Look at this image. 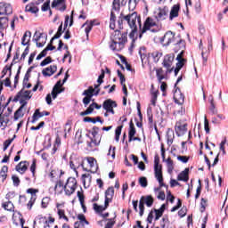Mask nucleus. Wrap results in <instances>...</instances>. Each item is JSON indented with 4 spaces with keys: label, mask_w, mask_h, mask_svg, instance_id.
<instances>
[{
    "label": "nucleus",
    "mask_w": 228,
    "mask_h": 228,
    "mask_svg": "<svg viewBox=\"0 0 228 228\" xmlns=\"http://www.w3.org/2000/svg\"><path fill=\"white\" fill-rule=\"evenodd\" d=\"M127 42V36L120 34V31H115V47L110 45L111 51H122L124 49V44Z\"/></svg>",
    "instance_id": "obj_1"
},
{
    "label": "nucleus",
    "mask_w": 228,
    "mask_h": 228,
    "mask_svg": "<svg viewBox=\"0 0 228 228\" xmlns=\"http://www.w3.org/2000/svg\"><path fill=\"white\" fill-rule=\"evenodd\" d=\"M99 92H100L99 85H95L94 88L93 86H89L88 89L85 90L82 94V95L86 96L83 99V104H85L86 107L89 105L94 95H99Z\"/></svg>",
    "instance_id": "obj_2"
},
{
    "label": "nucleus",
    "mask_w": 228,
    "mask_h": 228,
    "mask_svg": "<svg viewBox=\"0 0 228 228\" xmlns=\"http://www.w3.org/2000/svg\"><path fill=\"white\" fill-rule=\"evenodd\" d=\"M154 174L159 186H165V183H163V167L159 165V159H158L154 160Z\"/></svg>",
    "instance_id": "obj_3"
},
{
    "label": "nucleus",
    "mask_w": 228,
    "mask_h": 228,
    "mask_svg": "<svg viewBox=\"0 0 228 228\" xmlns=\"http://www.w3.org/2000/svg\"><path fill=\"white\" fill-rule=\"evenodd\" d=\"M76 188H77V181L76 180V178H68L67 183L64 185V191L66 195H72V193L76 191Z\"/></svg>",
    "instance_id": "obj_4"
},
{
    "label": "nucleus",
    "mask_w": 228,
    "mask_h": 228,
    "mask_svg": "<svg viewBox=\"0 0 228 228\" xmlns=\"http://www.w3.org/2000/svg\"><path fill=\"white\" fill-rule=\"evenodd\" d=\"M68 79H69V73L67 72L64 79L62 80V84H61V80H59L53 86L52 91L53 99H56V97H58V94H61L64 91V89H62L61 86H63L64 83H67Z\"/></svg>",
    "instance_id": "obj_5"
},
{
    "label": "nucleus",
    "mask_w": 228,
    "mask_h": 228,
    "mask_svg": "<svg viewBox=\"0 0 228 228\" xmlns=\"http://www.w3.org/2000/svg\"><path fill=\"white\" fill-rule=\"evenodd\" d=\"M124 19L125 20H126L133 33H134V31H136V22L138 20V14H136V12H134L132 14L125 16Z\"/></svg>",
    "instance_id": "obj_6"
},
{
    "label": "nucleus",
    "mask_w": 228,
    "mask_h": 228,
    "mask_svg": "<svg viewBox=\"0 0 228 228\" xmlns=\"http://www.w3.org/2000/svg\"><path fill=\"white\" fill-rule=\"evenodd\" d=\"M175 56L173 53L167 54L164 57V61L162 62V65L165 69H167V72H172L174 70V68L172 67V64L174 63V59Z\"/></svg>",
    "instance_id": "obj_7"
},
{
    "label": "nucleus",
    "mask_w": 228,
    "mask_h": 228,
    "mask_svg": "<svg viewBox=\"0 0 228 228\" xmlns=\"http://www.w3.org/2000/svg\"><path fill=\"white\" fill-rule=\"evenodd\" d=\"M175 40V36L173 34V32L167 31L166 32L164 37L160 39V43L162 44V45L167 46L172 43H174Z\"/></svg>",
    "instance_id": "obj_8"
},
{
    "label": "nucleus",
    "mask_w": 228,
    "mask_h": 228,
    "mask_svg": "<svg viewBox=\"0 0 228 228\" xmlns=\"http://www.w3.org/2000/svg\"><path fill=\"white\" fill-rule=\"evenodd\" d=\"M188 125L185 123H183L181 121L176 122L175 126V131L177 134V136H183V134H186L188 131Z\"/></svg>",
    "instance_id": "obj_9"
},
{
    "label": "nucleus",
    "mask_w": 228,
    "mask_h": 228,
    "mask_svg": "<svg viewBox=\"0 0 228 228\" xmlns=\"http://www.w3.org/2000/svg\"><path fill=\"white\" fill-rule=\"evenodd\" d=\"M17 97L20 101V103L22 104V102H27V101H29V99L33 97V94H31V91L22 89L19 92Z\"/></svg>",
    "instance_id": "obj_10"
},
{
    "label": "nucleus",
    "mask_w": 228,
    "mask_h": 228,
    "mask_svg": "<svg viewBox=\"0 0 228 228\" xmlns=\"http://www.w3.org/2000/svg\"><path fill=\"white\" fill-rule=\"evenodd\" d=\"M102 107L103 110L107 111V113H111V115H115V110H113V108H117V102L109 99L103 102Z\"/></svg>",
    "instance_id": "obj_11"
},
{
    "label": "nucleus",
    "mask_w": 228,
    "mask_h": 228,
    "mask_svg": "<svg viewBox=\"0 0 228 228\" xmlns=\"http://www.w3.org/2000/svg\"><path fill=\"white\" fill-rule=\"evenodd\" d=\"M157 20H165L168 17V7L159 8L155 12Z\"/></svg>",
    "instance_id": "obj_12"
},
{
    "label": "nucleus",
    "mask_w": 228,
    "mask_h": 228,
    "mask_svg": "<svg viewBox=\"0 0 228 228\" xmlns=\"http://www.w3.org/2000/svg\"><path fill=\"white\" fill-rule=\"evenodd\" d=\"M81 165H83L81 162V159L75 158V157L70 158L69 167L72 170H74V172L77 174V168H79L81 167Z\"/></svg>",
    "instance_id": "obj_13"
},
{
    "label": "nucleus",
    "mask_w": 228,
    "mask_h": 228,
    "mask_svg": "<svg viewBox=\"0 0 228 228\" xmlns=\"http://www.w3.org/2000/svg\"><path fill=\"white\" fill-rule=\"evenodd\" d=\"M12 12V4L4 2L0 3V15H10Z\"/></svg>",
    "instance_id": "obj_14"
},
{
    "label": "nucleus",
    "mask_w": 228,
    "mask_h": 228,
    "mask_svg": "<svg viewBox=\"0 0 228 228\" xmlns=\"http://www.w3.org/2000/svg\"><path fill=\"white\" fill-rule=\"evenodd\" d=\"M21 102V106L14 113V120H19V118H22L24 117V113H26V106L28 105V102Z\"/></svg>",
    "instance_id": "obj_15"
},
{
    "label": "nucleus",
    "mask_w": 228,
    "mask_h": 228,
    "mask_svg": "<svg viewBox=\"0 0 228 228\" xmlns=\"http://www.w3.org/2000/svg\"><path fill=\"white\" fill-rule=\"evenodd\" d=\"M87 163L89 165V169H86V171L95 174V172H97V168H99L97 166V160H95V159L93 157H89L87 158Z\"/></svg>",
    "instance_id": "obj_16"
},
{
    "label": "nucleus",
    "mask_w": 228,
    "mask_h": 228,
    "mask_svg": "<svg viewBox=\"0 0 228 228\" xmlns=\"http://www.w3.org/2000/svg\"><path fill=\"white\" fill-rule=\"evenodd\" d=\"M102 106L96 102H93L90 106L83 112L80 113L82 117L94 113V110H101Z\"/></svg>",
    "instance_id": "obj_17"
},
{
    "label": "nucleus",
    "mask_w": 228,
    "mask_h": 228,
    "mask_svg": "<svg viewBox=\"0 0 228 228\" xmlns=\"http://www.w3.org/2000/svg\"><path fill=\"white\" fill-rule=\"evenodd\" d=\"M57 70L58 67H56V65H51L50 67L44 69L42 70V74L45 76V77H51V76H53V74H54V72Z\"/></svg>",
    "instance_id": "obj_18"
},
{
    "label": "nucleus",
    "mask_w": 228,
    "mask_h": 228,
    "mask_svg": "<svg viewBox=\"0 0 228 228\" xmlns=\"http://www.w3.org/2000/svg\"><path fill=\"white\" fill-rule=\"evenodd\" d=\"M174 99L176 104H184V94L181 93L180 89H176L174 93Z\"/></svg>",
    "instance_id": "obj_19"
},
{
    "label": "nucleus",
    "mask_w": 228,
    "mask_h": 228,
    "mask_svg": "<svg viewBox=\"0 0 228 228\" xmlns=\"http://www.w3.org/2000/svg\"><path fill=\"white\" fill-rule=\"evenodd\" d=\"M51 113L47 112V111H43V112H40V110H36L34 114H33V117H32V123L35 124V122H37V120L39 118H42V117H49Z\"/></svg>",
    "instance_id": "obj_20"
},
{
    "label": "nucleus",
    "mask_w": 228,
    "mask_h": 228,
    "mask_svg": "<svg viewBox=\"0 0 228 228\" xmlns=\"http://www.w3.org/2000/svg\"><path fill=\"white\" fill-rule=\"evenodd\" d=\"M167 74H170V72H167V70H163V68H159L156 69V76L159 83H161L163 79H167Z\"/></svg>",
    "instance_id": "obj_21"
},
{
    "label": "nucleus",
    "mask_w": 228,
    "mask_h": 228,
    "mask_svg": "<svg viewBox=\"0 0 228 228\" xmlns=\"http://www.w3.org/2000/svg\"><path fill=\"white\" fill-rule=\"evenodd\" d=\"M154 26H156V21H154L152 18H147L142 29V33H146L151 28H154Z\"/></svg>",
    "instance_id": "obj_22"
},
{
    "label": "nucleus",
    "mask_w": 228,
    "mask_h": 228,
    "mask_svg": "<svg viewBox=\"0 0 228 228\" xmlns=\"http://www.w3.org/2000/svg\"><path fill=\"white\" fill-rule=\"evenodd\" d=\"M28 165L29 163H28V161H21L16 166L15 170L19 172V174H25Z\"/></svg>",
    "instance_id": "obj_23"
},
{
    "label": "nucleus",
    "mask_w": 228,
    "mask_h": 228,
    "mask_svg": "<svg viewBox=\"0 0 228 228\" xmlns=\"http://www.w3.org/2000/svg\"><path fill=\"white\" fill-rule=\"evenodd\" d=\"M81 181L84 184V188H90V184H92V175L90 174L82 175Z\"/></svg>",
    "instance_id": "obj_24"
},
{
    "label": "nucleus",
    "mask_w": 228,
    "mask_h": 228,
    "mask_svg": "<svg viewBox=\"0 0 228 228\" xmlns=\"http://www.w3.org/2000/svg\"><path fill=\"white\" fill-rule=\"evenodd\" d=\"M179 10H181V7L179 4H175L169 13V20H174L176 17H179Z\"/></svg>",
    "instance_id": "obj_25"
},
{
    "label": "nucleus",
    "mask_w": 228,
    "mask_h": 228,
    "mask_svg": "<svg viewBox=\"0 0 228 228\" xmlns=\"http://www.w3.org/2000/svg\"><path fill=\"white\" fill-rule=\"evenodd\" d=\"M183 54H184V50H182L181 53L176 57V60H177L176 68H178L180 69L183 67H184V63H186V60H184V58H183Z\"/></svg>",
    "instance_id": "obj_26"
},
{
    "label": "nucleus",
    "mask_w": 228,
    "mask_h": 228,
    "mask_svg": "<svg viewBox=\"0 0 228 228\" xmlns=\"http://www.w3.org/2000/svg\"><path fill=\"white\" fill-rule=\"evenodd\" d=\"M31 40V32L26 31L21 38V45H29Z\"/></svg>",
    "instance_id": "obj_27"
},
{
    "label": "nucleus",
    "mask_w": 228,
    "mask_h": 228,
    "mask_svg": "<svg viewBox=\"0 0 228 228\" xmlns=\"http://www.w3.org/2000/svg\"><path fill=\"white\" fill-rule=\"evenodd\" d=\"M2 208H4L5 211H10V212L15 211V206L12 203L11 200L4 202L2 204Z\"/></svg>",
    "instance_id": "obj_28"
},
{
    "label": "nucleus",
    "mask_w": 228,
    "mask_h": 228,
    "mask_svg": "<svg viewBox=\"0 0 228 228\" xmlns=\"http://www.w3.org/2000/svg\"><path fill=\"white\" fill-rule=\"evenodd\" d=\"M188 172H190V169L185 168L184 171H182L178 176H177V180L178 181H184L185 183L188 181Z\"/></svg>",
    "instance_id": "obj_29"
},
{
    "label": "nucleus",
    "mask_w": 228,
    "mask_h": 228,
    "mask_svg": "<svg viewBox=\"0 0 228 228\" xmlns=\"http://www.w3.org/2000/svg\"><path fill=\"white\" fill-rule=\"evenodd\" d=\"M115 195V189L113 187H109L105 191V200H112Z\"/></svg>",
    "instance_id": "obj_30"
},
{
    "label": "nucleus",
    "mask_w": 228,
    "mask_h": 228,
    "mask_svg": "<svg viewBox=\"0 0 228 228\" xmlns=\"http://www.w3.org/2000/svg\"><path fill=\"white\" fill-rule=\"evenodd\" d=\"M165 163L167 169V173L172 174V172H174V160H172L171 158H167L165 160Z\"/></svg>",
    "instance_id": "obj_31"
},
{
    "label": "nucleus",
    "mask_w": 228,
    "mask_h": 228,
    "mask_svg": "<svg viewBox=\"0 0 228 228\" xmlns=\"http://www.w3.org/2000/svg\"><path fill=\"white\" fill-rule=\"evenodd\" d=\"M136 134V129L134 128V124L130 122L129 132H128V142H133V137Z\"/></svg>",
    "instance_id": "obj_32"
},
{
    "label": "nucleus",
    "mask_w": 228,
    "mask_h": 228,
    "mask_svg": "<svg viewBox=\"0 0 228 228\" xmlns=\"http://www.w3.org/2000/svg\"><path fill=\"white\" fill-rule=\"evenodd\" d=\"M65 0H53L52 3V8H58V6H62L60 10L62 12L65 11V5H64Z\"/></svg>",
    "instance_id": "obj_33"
},
{
    "label": "nucleus",
    "mask_w": 228,
    "mask_h": 228,
    "mask_svg": "<svg viewBox=\"0 0 228 228\" xmlns=\"http://www.w3.org/2000/svg\"><path fill=\"white\" fill-rule=\"evenodd\" d=\"M27 193L30 195V200H37V194L38 193V189H28Z\"/></svg>",
    "instance_id": "obj_34"
},
{
    "label": "nucleus",
    "mask_w": 228,
    "mask_h": 228,
    "mask_svg": "<svg viewBox=\"0 0 228 228\" xmlns=\"http://www.w3.org/2000/svg\"><path fill=\"white\" fill-rule=\"evenodd\" d=\"M170 221L168 220V216H164L160 220V227L161 228H168Z\"/></svg>",
    "instance_id": "obj_35"
},
{
    "label": "nucleus",
    "mask_w": 228,
    "mask_h": 228,
    "mask_svg": "<svg viewBox=\"0 0 228 228\" xmlns=\"http://www.w3.org/2000/svg\"><path fill=\"white\" fill-rule=\"evenodd\" d=\"M124 126H119L116 128L115 130V140L116 142H119L120 141V134H122V129H123Z\"/></svg>",
    "instance_id": "obj_36"
},
{
    "label": "nucleus",
    "mask_w": 228,
    "mask_h": 228,
    "mask_svg": "<svg viewBox=\"0 0 228 228\" xmlns=\"http://www.w3.org/2000/svg\"><path fill=\"white\" fill-rule=\"evenodd\" d=\"M25 12H29V13H37L38 7L32 5V4H28L25 7Z\"/></svg>",
    "instance_id": "obj_37"
},
{
    "label": "nucleus",
    "mask_w": 228,
    "mask_h": 228,
    "mask_svg": "<svg viewBox=\"0 0 228 228\" xmlns=\"http://www.w3.org/2000/svg\"><path fill=\"white\" fill-rule=\"evenodd\" d=\"M154 213H155L154 221L158 222V220H159L161 216H163V213L165 212L163 211V209L154 208Z\"/></svg>",
    "instance_id": "obj_38"
},
{
    "label": "nucleus",
    "mask_w": 228,
    "mask_h": 228,
    "mask_svg": "<svg viewBox=\"0 0 228 228\" xmlns=\"http://www.w3.org/2000/svg\"><path fill=\"white\" fill-rule=\"evenodd\" d=\"M54 49H56L55 46H53L52 44L48 45L45 49L44 51H42L40 53V54L42 55V57H45L47 56V51H54Z\"/></svg>",
    "instance_id": "obj_39"
},
{
    "label": "nucleus",
    "mask_w": 228,
    "mask_h": 228,
    "mask_svg": "<svg viewBox=\"0 0 228 228\" xmlns=\"http://www.w3.org/2000/svg\"><path fill=\"white\" fill-rule=\"evenodd\" d=\"M139 1H142V0H129L128 2L129 10H134ZM142 2L145 3V0H142Z\"/></svg>",
    "instance_id": "obj_40"
},
{
    "label": "nucleus",
    "mask_w": 228,
    "mask_h": 228,
    "mask_svg": "<svg viewBox=\"0 0 228 228\" xmlns=\"http://www.w3.org/2000/svg\"><path fill=\"white\" fill-rule=\"evenodd\" d=\"M117 19V16H115V12H110V29H115V20Z\"/></svg>",
    "instance_id": "obj_41"
},
{
    "label": "nucleus",
    "mask_w": 228,
    "mask_h": 228,
    "mask_svg": "<svg viewBox=\"0 0 228 228\" xmlns=\"http://www.w3.org/2000/svg\"><path fill=\"white\" fill-rule=\"evenodd\" d=\"M143 213H145V202L143 200L139 201V215L143 216Z\"/></svg>",
    "instance_id": "obj_42"
},
{
    "label": "nucleus",
    "mask_w": 228,
    "mask_h": 228,
    "mask_svg": "<svg viewBox=\"0 0 228 228\" xmlns=\"http://www.w3.org/2000/svg\"><path fill=\"white\" fill-rule=\"evenodd\" d=\"M151 58H153L154 61H159V58H161L162 53L159 52H153L150 54Z\"/></svg>",
    "instance_id": "obj_43"
},
{
    "label": "nucleus",
    "mask_w": 228,
    "mask_h": 228,
    "mask_svg": "<svg viewBox=\"0 0 228 228\" xmlns=\"http://www.w3.org/2000/svg\"><path fill=\"white\" fill-rule=\"evenodd\" d=\"M94 209L96 211V213H102V211H106L104 208V206L102 205H98L96 203L94 204Z\"/></svg>",
    "instance_id": "obj_44"
},
{
    "label": "nucleus",
    "mask_w": 228,
    "mask_h": 228,
    "mask_svg": "<svg viewBox=\"0 0 228 228\" xmlns=\"http://www.w3.org/2000/svg\"><path fill=\"white\" fill-rule=\"evenodd\" d=\"M42 37H39L38 39L36 40L37 42V47H44L45 45V40H47L46 37H44L42 41Z\"/></svg>",
    "instance_id": "obj_45"
},
{
    "label": "nucleus",
    "mask_w": 228,
    "mask_h": 228,
    "mask_svg": "<svg viewBox=\"0 0 228 228\" xmlns=\"http://www.w3.org/2000/svg\"><path fill=\"white\" fill-rule=\"evenodd\" d=\"M77 220H79V222L83 223L85 222L86 223V225H90V222H88L86 220V216H85V215L83 214H79L77 216Z\"/></svg>",
    "instance_id": "obj_46"
},
{
    "label": "nucleus",
    "mask_w": 228,
    "mask_h": 228,
    "mask_svg": "<svg viewBox=\"0 0 228 228\" xmlns=\"http://www.w3.org/2000/svg\"><path fill=\"white\" fill-rule=\"evenodd\" d=\"M55 191H62L65 190V186H63V183L61 182H57L54 187Z\"/></svg>",
    "instance_id": "obj_47"
},
{
    "label": "nucleus",
    "mask_w": 228,
    "mask_h": 228,
    "mask_svg": "<svg viewBox=\"0 0 228 228\" xmlns=\"http://www.w3.org/2000/svg\"><path fill=\"white\" fill-rule=\"evenodd\" d=\"M85 26H87V27L86 28L85 31H86V35H87V37H88V33H90V31H92V28H93V26H94V23H92V22H90V23L86 22V23L83 25V28H85Z\"/></svg>",
    "instance_id": "obj_48"
},
{
    "label": "nucleus",
    "mask_w": 228,
    "mask_h": 228,
    "mask_svg": "<svg viewBox=\"0 0 228 228\" xmlns=\"http://www.w3.org/2000/svg\"><path fill=\"white\" fill-rule=\"evenodd\" d=\"M61 29H63L62 25H61L59 27L57 33L53 37L51 42H53V40H56V38H60V37H61Z\"/></svg>",
    "instance_id": "obj_49"
},
{
    "label": "nucleus",
    "mask_w": 228,
    "mask_h": 228,
    "mask_svg": "<svg viewBox=\"0 0 228 228\" xmlns=\"http://www.w3.org/2000/svg\"><path fill=\"white\" fill-rule=\"evenodd\" d=\"M6 24H8V18L6 17L0 18V29H3V28H4Z\"/></svg>",
    "instance_id": "obj_50"
},
{
    "label": "nucleus",
    "mask_w": 228,
    "mask_h": 228,
    "mask_svg": "<svg viewBox=\"0 0 228 228\" xmlns=\"http://www.w3.org/2000/svg\"><path fill=\"white\" fill-rule=\"evenodd\" d=\"M15 139V135L12 139H8L4 142V151H6L10 145H12V142Z\"/></svg>",
    "instance_id": "obj_51"
},
{
    "label": "nucleus",
    "mask_w": 228,
    "mask_h": 228,
    "mask_svg": "<svg viewBox=\"0 0 228 228\" xmlns=\"http://www.w3.org/2000/svg\"><path fill=\"white\" fill-rule=\"evenodd\" d=\"M177 160L181 161V163H187L190 160V157L188 156H177Z\"/></svg>",
    "instance_id": "obj_52"
},
{
    "label": "nucleus",
    "mask_w": 228,
    "mask_h": 228,
    "mask_svg": "<svg viewBox=\"0 0 228 228\" xmlns=\"http://www.w3.org/2000/svg\"><path fill=\"white\" fill-rule=\"evenodd\" d=\"M12 180L13 183V186H19V184H20V179L19 178V176L15 175L12 176Z\"/></svg>",
    "instance_id": "obj_53"
},
{
    "label": "nucleus",
    "mask_w": 228,
    "mask_h": 228,
    "mask_svg": "<svg viewBox=\"0 0 228 228\" xmlns=\"http://www.w3.org/2000/svg\"><path fill=\"white\" fill-rule=\"evenodd\" d=\"M208 207V200H201L200 211V213H204L206 211V208Z\"/></svg>",
    "instance_id": "obj_54"
},
{
    "label": "nucleus",
    "mask_w": 228,
    "mask_h": 228,
    "mask_svg": "<svg viewBox=\"0 0 228 228\" xmlns=\"http://www.w3.org/2000/svg\"><path fill=\"white\" fill-rule=\"evenodd\" d=\"M107 156H110L111 159H115V147H110Z\"/></svg>",
    "instance_id": "obj_55"
},
{
    "label": "nucleus",
    "mask_w": 228,
    "mask_h": 228,
    "mask_svg": "<svg viewBox=\"0 0 228 228\" xmlns=\"http://www.w3.org/2000/svg\"><path fill=\"white\" fill-rule=\"evenodd\" d=\"M139 184H141V186H142V188H147V178H145V177H141V178L139 179Z\"/></svg>",
    "instance_id": "obj_56"
},
{
    "label": "nucleus",
    "mask_w": 228,
    "mask_h": 228,
    "mask_svg": "<svg viewBox=\"0 0 228 228\" xmlns=\"http://www.w3.org/2000/svg\"><path fill=\"white\" fill-rule=\"evenodd\" d=\"M51 61H52L51 57H46L44 61H41L40 66L45 67V65H49V63H51Z\"/></svg>",
    "instance_id": "obj_57"
},
{
    "label": "nucleus",
    "mask_w": 228,
    "mask_h": 228,
    "mask_svg": "<svg viewBox=\"0 0 228 228\" xmlns=\"http://www.w3.org/2000/svg\"><path fill=\"white\" fill-rule=\"evenodd\" d=\"M93 136L95 145H99V143H101V138H99V136L97 135V132H94Z\"/></svg>",
    "instance_id": "obj_58"
},
{
    "label": "nucleus",
    "mask_w": 228,
    "mask_h": 228,
    "mask_svg": "<svg viewBox=\"0 0 228 228\" xmlns=\"http://www.w3.org/2000/svg\"><path fill=\"white\" fill-rule=\"evenodd\" d=\"M181 206H183V201L178 200L176 206H175L171 208V212L174 213V211H177V209H179L181 208Z\"/></svg>",
    "instance_id": "obj_59"
},
{
    "label": "nucleus",
    "mask_w": 228,
    "mask_h": 228,
    "mask_svg": "<svg viewBox=\"0 0 228 228\" xmlns=\"http://www.w3.org/2000/svg\"><path fill=\"white\" fill-rule=\"evenodd\" d=\"M118 76L120 79L121 86L126 85V77L122 75V72H120V70H118Z\"/></svg>",
    "instance_id": "obj_60"
},
{
    "label": "nucleus",
    "mask_w": 228,
    "mask_h": 228,
    "mask_svg": "<svg viewBox=\"0 0 228 228\" xmlns=\"http://www.w3.org/2000/svg\"><path fill=\"white\" fill-rule=\"evenodd\" d=\"M152 220H154V211H151L147 217L148 224H152Z\"/></svg>",
    "instance_id": "obj_61"
},
{
    "label": "nucleus",
    "mask_w": 228,
    "mask_h": 228,
    "mask_svg": "<svg viewBox=\"0 0 228 228\" xmlns=\"http://www.w3.org/2000/svg\"><path fill=\"white\" fill-rule=\"evenodd\" d=\"M85 224H86V222H82V223H81V221H77V222H75V224H74V227H75V228H83V227H85Z\"/></svg>",
    "instance_id": "obj_62"
},
{
    "label": "nucleus",
    "mask_w": 228,
    "mask_h": 228,
    "mask_svg": "<svg viewBox=\"0 0 228 228\" xmlns=\"http://www.w3.org/2000/svg\"><path fill=\"white\" fill-rule=\"evenodd\" d=\"M77 195L78 197V200H85V194L83 193V189L77 191Z\"/></svg>",
    "instance_id": "obj_63"
},
{
    "label": "nucleus",
    "mask_w": 228,
    "mask_h": 228,
    "mask_svg": "<svg viewBox=\"0 0 228 228\" xmlns=\"http://www.w3.org/2000/svg\"><path fill=\"white\" fill-rule=\"evenodd\" d=\"M178 216H180L181 218L186 216V208H182L178 211Z\"/></svg>",
    "instance_id": "obj_64"
}]
</instances>
